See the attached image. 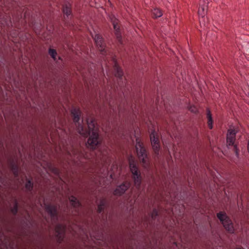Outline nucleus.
Returning a JSON list of instances; mask_svg holds the SVG:
<instances>
[{"label":"nucleus","instance_id":"nucleus-21","mask_svg":"<svg viewBox=\"0 0 249 249\" xmlns=\"http://www.w3.org/2000/svg\"><path fill=\"white\" fill-rule=\"evenodd\" d=\"M105 201L102 200L100 204L98 205V211L99 212H101L103 209L105 208Z\"/></svg>","mask_w":249,"mask_h":249},{"label":"nucleus","instance_id":"nucleus-2","mask_svg":"<svg viewBox=\"0 0 249 249\" xmlns=\"http://www.w3.org/2000/svg\"><path fill=\"white\" fill-rule=\"evenodd\" d=\"M128 160L130 171L133 177L134 184L136 187H138L140 186L141 182V178L140 172L138 171V168L136 166L133 158L130 157Z\"/></svg>","mask_w":249,"mask_h":249},{"label":"nucleus","instance_id":"nucleus-16","mask_svg":"<svg viewBox=\"0 0 249 249\" xmlns=\"http://www.w3.org/2000/svg\"><path fill=\"white\" fill-rule=\"evenodd\" d=\"M63 12L64 15H65L67 17L71 15V11L70 3H66L63 6Z\"/></svg>","mask_w":249,"mask_h":249},{"label":"nucleus","instance_id":"nucleus-23","mask_svg":"<svg viewBox=\"0 0 249 249\" xmlns=\"http://www.w3.org/2000/svg\"><path fill=\"white\" fill-rule=\"evenodd\" d=\"M88 143L90 145L91 147L93 146V137H92V135H91L89 139Z\"/></svg>","mask_w":249,"mask_h":249},{"label":"nucleus","instance_id":"nucleus-19","mask_svg":"<svg viewBox=\"0 0 249 249\" xmlns=\"http://www.w3.org/2000/svg\"><path fill=\"white\" fill-rule=\"evenodd\" d=\"M152 14L153 17L155 18H159L162 15L161 11L158 8H155L153 9L152 11Z\"/></svg>","mask_w":249,"mask_h":249},{"label":"nucleus","instance_id":"nucleus-20","mask_svg":"<svg viewBox=\"0 0 249 249\" xmlns=\"http://www.w3.org/2000/svg\"><path fill=\"white\" fill-rule=\"evenodd\" d=\"M33 187V183L30 179H27V182L25 184L26 189L29 192H31Z\"/></svg>","mask_w":249,"mask_h":249},{"label":"nucleus","instance_id":"nucleus-5","mask_svg":"<svg viewBox=\"0 0 249 249\" xmlns=\"http://www.w3.org/2000/svg\"><path fill=\"white\" fill-rule=\"evenodd\" d=\"M236 132L237 131L234 127H230L228 129L227 135V144L228 146L233 145L234 152L237 156L238 149L236 145H234Z\"/></svg>","mask_w":249,"mask_h":249},{"label":"nucleus","instance_id":"nucleus-14","mask_svg":"<svg viewBox=\"0 0 249 249\" xmlns=\"http://www.w3.org/2000/svg\"><path fill=\"white\" fill-rule=\"evenodd\" d=\"M109 18L113 25L114 29L116 33V36L119 38L120 37V34L119 32V26L118 25V20L113 15L110 16Z\"/></svg>","mask_w":249,"mask_h":249},{"label":"nucleus","instance_id":"nucleus-27","mask_svg":"<svg viewBox=\"0 0 249 249\" xmlns=\"http://www.w3.org/2000/svg\"><path fill=\"white\" fill-rule=\"evenodd\" d=\"M248 94H249V92L248 93Z\"/></svg>","mask_w":249,"mask_h":249},{"label":"nucleus","instance_id":"nucleus-8","mask_svg":"<svg viewBox=\"0 0 249 249\" xmlns=\"http://www.w3.org/2000/svg\"><path fill=\"white\" fill-rule=\"evenodd\" d=\"M150 137L153 149L157 153L160 147L159 135L155 131H153L151 133Z\"/></svg>","mask_w":249,"mask_h":249},{"label":"nucleus","instance_id":"nucleus-9","mask_svg":"<svg viewBox=\"0 0 249 249\" xmlns=\"http://www.w3.org/2000/svg\"><path fill=\"white\" fill-rule=\"evenodd\" d=\"M81 111L79 108H73L71 110V114L73 117V121L76 126H78V131L80 133H82L81 131L83 130L82 125H80L79 122L81 116Z\"/></svg>","mask_w":249,"mask_h":249},{"label":"nucleus","instance_id":"nucleus-10","mask_svg":"<svg viewBox=\"0 0 249 249\" xmlns=\"http://www.w3.org/2000/svg\"><path fill=\"white\" fill-rule=\"evenodd\" d=\"M9 166L15 178H18L19 174V168L17 162L14 159H10L9 160Z\"/></svg>","mask_w":249,"mask_h":249},{"label":"nucleus","instance_id":"nucleus-12","mask_svg":"<svg viewBox=\"0 0 249 249\" xmlns=\"http://www.w3.org/2000/svg\"><path fill=\"white\" fill-rule=\"evenodd\" d=\"M129 186V183H125L118 186L114 191V194L115 195H121L124 193V192L128 188Z\"/></svg>","mask_w":249,"mask_h":249},{"label":"nucleus","instance_id":"nucleus-1","mask_svg":"<svg viewBox=\"0 0 249 249\" xmlns=\"http://www.w3.org/2000/svg\"><path fill=\"white\" fill-rule=\"evenodd\" d=\"M208 1L207 0L201 1L198 10V14L199 17V22L201 26L205 27L208 22V19L206 17L207 12Z\"/></svg>","mask_w":249,"mask_h":249},{"label":"nucleus","instance_id":"nucleus-18","mask_svg":"<svg viewBox=\"0 0 249 249\" xmlns=\"http://www.w3.org/2000/svg\"><path fill=\"white\" fill-rule=\"evenodd\" d=\"M49 55L54 60H56L57 56V53L55 50L50 48L49 50Z\"/></svg>","mask_w":249,"mask_h":249},{"label":"nucleus","instance_id":"nucleus-7","mask_svg":"<svg viewBox=\"0 0 249 249\" xmlns=\"http://www.w3.org/2000/svg\"><path fill=\"white\" fill-rule=\"evenodd\" d=\"M66 226L61 224H57L55 227V234L58 242L61 243L64 238Z\"/></svg>","mask_w":249,"mask_h":249},{"label":"nucleus","instance_id":"nucleus-17","mask_svg":"<svg viewBox=\"0 0 249 249\" xmlns=\"http://www.w3.org/2000/svg\"><path fill=\"white\" fill-rule=\"evenodd\" d=\"M18 204L16 200H15L14 206L11 208V212L12 213V214L14 215H16L18 212Z\"/></svg>","mask_w":249,"mask_h":249},{"label":"nucleus","instance_id":"nucleus-24","mask_svg":"<svg viewBox=\"0 0 249 249\" xmlns=\"http://www.w3.org/2000/svg\"><path fill=\"white\" fill-rule=\"evenodd\" d=\"M117 73H116V76L121 77L123 75V71L121 69L117 68Z\"/></svg>","mask_w":249,"mask_h":249},{"label":"nucleus","instance_id":"nucleus-13","mask_svg":"<svg viewBox=\"0 0 249 249\" xmlns=\"http://www.w3.org/2000/svg\"><path fill=\"white\" fill-rule=\"evenodd\" d=\"M96 39V43L97 47L100 52H103L105 50V45L102 37L99 36H96V38H94V40Z\"/></svg>","mask_w":249,"mask_h":249},{"label":"nucleus","instance_id":"nucleus-11","mask_svg":"<svg viewBox=\"0 0 249 249\" xmlns=\"http://www.w3.org/2000/svg\"><path fill=\"white\" fill-rule=\"evenodd\" d=\"M69 200L71 204V205L75 210L76 214H79L80 209L81 206L79 201L77 200V198L74 196H71L70 197Z\"/></svg>","mask_w":249,"mask_h":249},{"label":"nucleus","instance_id":"nucleus-3","mask_svg":"<svg viewBox=\"0 0 249 249\" xmlns=\"http://www.w3.org/2000/svg\"><path fill=\"white\" fill-rule=\"evenodd\" d=\"M46 211L51 217L52 224L55 223L58 221V206L52 204H44Z\"/></svg>","mask_w":249,"mask_h":249},{"label":"nucleus","instance_id":"nucleus-4","mask_svg":"<svg viewBox=\"0 0 249 249\" xmlns=\"http://www.w3.org/2000/svg\"><path fill=\"white\" fill-rule=\"evenodd\" d=\"M217 216L228 231L230 232H233L234 229L233 224L225 213L220 212L217 213Z\"/></svg>","mask_w":249,"mask_h":249},{"label":"nucleus","instance_id":"nucleus-6","mask_svg":"<svg viewBox=\"0 0 249 249\" xmlns=\"http://www.w3.org/2000/svg\"><path fill=\"white\" fill-rule=\"evenodd\" d=\"M136 144V149L139 159L142 161L144 164H146L147 161V155L145 150L142 146V144L140 142L138 138L135 136Z\"/></svg>","mask_w":249,"mask_h":249},{"label":"nucleus","instance_id":"nucleus-25","mask_svg":"<svg viewBox=\"0 0 249 249\" xmlns=\"http://www.w3.org/2000/svg\"><path fill=\"white\" fill-rule=\"evenodd\" d=\"M94 145L96 144L97 143H98L99 141H98V135L97 134H96L95 132H94Z\"/></svg>","mask_w":249,"mask_h":249},{"label":"nucleus","instance_id":"nucleus-22","mask_svg":"<svg viewBox=\"0 0 249 249\" xmlns=\"http://www.w3.org/2000/svg\"><path fill=\"white\" fill-rule=\"evenodd\" d=\"M189 110L194 113H196L197 112V107L195 106H191L189 107Z\"/></svg>","mask_w":249,"mask_h":249},{"label":"nucleus","instance_id":"nucleus-26","mask_svg":"<svg viewBox=\"0 0 249 249\" xmlns=\"http://www.w3.org/2000/svg\"><path fill=\"white\" fill-rule=\"evenodd\" d=\"M155 213V214H157V212L156 211H154L152 214V216H153V215Z\"/></svg>","mask_w":249,"mask_h":249},{"label":"nucleus","instance_id":"nucleus-15","mask_svg":"<svg viewBox=\"0 0 249 249\" xmlns=\"http://www.w3.org/2000/svg\"><path fill=\"white\" fill-rule=\"evenodd\" d=\"M207 124L208 127L210 129H212L213 127V120L212 116V114L210 110L207 109Z\"/></svg>","mask_w":249,"mask_h":249}]
</instances>
